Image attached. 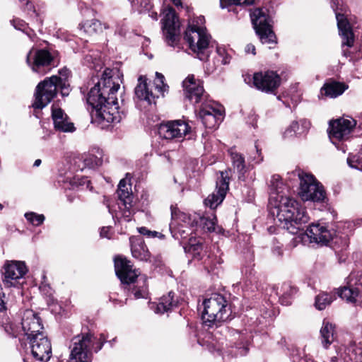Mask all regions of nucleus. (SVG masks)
<instances>
[{
	"label": "nucleus",
	"instance_id": "393cba45",
	"mask_svg": "<svg viewBox=\"0 0 362 362\" xmlns=\"http://www.w3.org/2000/svg\"><path fill=\"white\" fill-rule=\"evenodd\" d=\"M348 88V85L344 83L330 81L326 82L321 88L320 93L325 97L335 98L342 95Z\"/></svg>",
	"mask_w": 362,
	"mask_h": 362
},
{
	"label": "nucleus",
	"instance_id": "5701e85b",
	"mask_svg": "<svg viewBox=\"0 0 362 362\" xmlns=\"http://www.w3.org/2000/svg\"><path fill=\"white\" fill-rule=\"evenodd\" d=\"M311 243H327L332 239V233L324 226L319 223L309 226L305 233Z\"/></svg>",
	"mask_w": 362,
	"mask_h": 362
},
{
	"label": "nucleus",
	"instance_id": "09e8293b",
	"mask_svg": "<svg viewBox=\"0 0 362 362\" xmlns=\"http://www.w3.org/2000/svg\"><path fill=\"white\" fill-rule=\"evenodd\" d=\"M298 128H299L298 123L296 121H293L285 131L284 136L285 137L292 136L295 134V132L298 129Z\"/></svg>",
	"mask_w": 362,
	"mask_h": 362
},
{
	"label": "nucleus",
	"instance_id": "8fccbe9b",
	"mask_svg": "<svg viewBox=\"0 0 362 362\" xmlns=\"http://www.w3.org/2000/svg\"><path fill=\"white\" fill-rule=\"evenodd\" d=\"M140 234L146 235L148 237H156L158 234L156 231H151L146 227H141L138 229Z\"/></svg>",
	"mask_w": 362,
	"mask_h": 362
},
{
	"label": "nucleus",
	"instance_id": "c756f323",
	"mask_svg": "<svg viewBox=\"0 0 362 362\" xmlns=\"http://www.w3.org/2000/svg\"><path fill=\"white\" fill-rule=\"evenodd\" d=\"M174 297L175 293L172 291L169 292L168 295L162 296L156 306L155 312L163 314L176 306L177 300Z\"/></svg>",
	"mask_w": 362,
	"mask_h": 362
},
{
	"label": "nucleus",
	"instance_id": "de8ad7c7",
	"mask_svg": "<svg viewBox=\"0 0 362 362\" xmlns=\"http://www.w3.org/2000/svg\"><path fill=\"white\" fill-rule=\"evenodd\" d=\"M216 52L218 55L222 58V63L223 64H227L229 63L230 59L225 47L217 46Z\"/></svg>",
	"mask_w": 362,
	"mask_h": 362
},
{
	"label": "nucleus",
	"instance_id": "4468645a",
	"mask_svg": "<svg viewBox=\"0 0 362 362\" xmlns=\"http://www.w3.org/2000/svg\"><path fill=\"white\" fill-rule=\"evenodd\" d=\"M27 272L24 262L20 261H7L1 270L4 276L3 282L5 286H16L18 280L23 278Z\"/></svg>",
	"mask_w": 362,
	"mask_h": 362
},
{
	"label": "nucleus",
	"instance_id": "f8f14e48",
	"mask_svg": "<svg viewBox=\"0 0 362 362\" xmlns=\"http://www.w3.org/2000/svg\"><path fill=\"white\" fill-rule=\"evenodd\" d=\"M348 286L339 290L338 295L347 302L356 303L362 299V272H354L348 277Z\"/></svg>",
	"mask_w": 362,
	"mask_h": 362
},
{
	"label": "nucleus",
	"instance_id": "e2e57ef3",
	"mask_svg": "<svg viewBox=\"0 0 362 362\" xmlns=\"http://www.w3.org/2000/svg\"><path fill=\"white\" fill-rule=\"evenodd\" d=\"M129 1H131V2H134V0H129Z\"/></svg>",
	"mask_w": 362,
	"mask_h": 362
},
{
	"label": "nucleus",
	"instance_id": "f257e3e1",
	"mask_svg": "<svg viewBox=\"0 0 362 362\" xmlns=\"http://www.w3.org/2000/svg\"><path fill=\"white\" fill-rule=\"evenodd\" d=\"M112 71L106 69L100 80L90 88L87 102L93 107V119L102 128L110 123H119L122 115L118 111L117 93L120 85L110 75Z\"/></svg>",
	"mask_w": 362,
	"mask_h": 362
},
{
	"label": "nucleus",
	"instance_id": "603ef678",
	"mask_svg": "<svg viewBox=\"0 0 362 362\" xmlns=\"http://www.w3.org/2000/svg\"><path fill=\"white\" fill-rule=\"evenodd\" d=\"M272 253L276 257H281L283 255L281 246H276L272 249Z\"/></svg>",
	"mask_w": 362,
	"mask_h": 362
},
{
	"label": "nucleus",
	"instance_id": "cd10ccee",
	"mask_svg": "<svg viewBox=\"0 0 362 362\" xmlns=\"http://www.w3.org/2000/svg\"><path fill=\"white\" fill-rule=\"evenodd\" d=\"M117 193L119 200L123 202L125 207L129 209L132 206L133 199L131 185H128L124 179L121 180L118 185Z\"/></svg>",
	"mask_w": 362,
	"mask_h": 362
},
{
	"label": "nucleus",
	"instance_id": "473e14b6",
	"mask_svg": "<svg viewBox=\"0 0 362 362\" xmlns=\"http://www.w3.org/2000/svg\"><path fill=\"white\" fill-rule=\"evenodd\" d=\"M297 293V288L288 283H284L281 286L280 291L279 300L284 305L291 304V297Z\"/></svg>",
	"mask_w": 362,
	"mask_h": 362
},
{
	"label": "nucleus",
	"instance_id": "6e6d98bb",
	"mask_svg": "<svg viewBox=\"0 0 362 362\" xmlns=\"http://www.w3.org/2000/svg\"><path fill=\"white\" fill-rule=\"evenodd\" d=\"M255 148H256V154L257 155V157L255 156L254 160L255 161L256 163H259V162H261L262 160V157L261 156L260 151L258 149L257 145H255Z\"/></svg>",
	"mask_w": 362,
	"mask_h": 362
},
{
	"label": "nucleus",
	"instance_id": "c03bdc74",
	"mask_svg": "<svg viewBox=\"0 0 362 362\" xmlns=\"http://www.w3.org/2000/svg\"><path fill=\"white\" fill-rule=\"evenodd\" d=\"M20 1H25V7L24 11H27L28 15H29L30 17H36L37 21H39V23L41 24L42 23V20L39 17L38 13H37L35 8L33 6V4L31 3L30 0H19Z\"/></svg>",
	"mask_w": 362,
	"mask_h": 362
},
{
	"label": "nucleus",
	"instance_id": "9d476101",
	"mask_svg": "<svg viewBox=\"0 0 362 362\" xmlns=\"http://www.w3.org/2000/svg\"><path fill=\"white\" fill-rule=\"evenodd\" d=\"M163 32L168 45L175 47L180 40V21L175 10L168 7L163 11Z\"/></svg>",
	"mask_w": 362,
	"mask_h": 362
},
{
	"label": "nucleus",
	"instance_id": "ddd939ff",
	"mask_svg": "<svg viewBox=\"0 0 362 362\" xmlns=\"http://www.w3.org/2000/svg\"><path fill=\"white\" fill-rule=\"evenodd\" d=\"M191 130L189 124L181 119L162 123L158 127V134L165 139H182Z\"/></svg>",
	"mask_w": 362,
	"mask_h": 362
},
{
	"label": "nucleus",
	"instance_id": "a19ab883",
	"mask_svg": "<svg viewBox=\"0 0 362 362\" xmlns=\"http://www.w3.org/2000/svg\"><path fill=\"white\" fill-rule=\"evenodd\" d=\"M192 227L185 226L182 224L178 225V226L175 229H171V233L173 234V235L177 238L185 239L187 235L192 233Z\"/></svg>",
	"mask_w": 362,
	"mask_h": 362
},
{
	"label": "nucleus",
	"instance_id": "a211bd4d",
	"mask_svg": "<svg viewBox=\"0 0 362 362\" xmlns=\"http://www.w3.org/2000/svg\"><path fill=\"white\" fill-rule=\"evenodd\" d=\"M356 124V122L351 117L340 118L330 122V139L339 141L347 139Z\"/></svg>",
	"mask_w": 362,
	"mask_h": 362
},
{
	"label": "nucleus",
	"instance_id": "49530a36",
	"mask_svg": "<svg viewBox=\"0 0 362 362\" xmlns=\"http://www.w3.org/2000/svg\"><path fill=\"white\" fill-rule=\"evenodd\" d=\"M134 296L136 298H145L147 294V285L146 284V280L144 279L142 281V286L139 288H134L132 291Z\"/></svg>",
	"mask_w": 362,
	"mask_h": 362
},
{
	"label": "nucleus",
	"instance_id": "3c124183",
	"mask_svg": "<svg viewBox=\"0 0 362 362\" xmlns=\"http://www.w3.org/2000/svg\"><path fill=\"white\" fill-rule=\"evenodd\" d=\"M5 297L6 296L3 292L0 293V312H3L6 310Z\"/></svg>",
	"mask_w": 362,
	"mask_h": 362
},
{
	"label": "nucleus",
	"instance_id": "864d4df0",
	"mask_svg": "<svg viewBox=\"0 0 362 362\" xmlns=\"http://www.w3.org/2000/svg\"><path fill=\"white\" fill-rule=\"evenodd\" d=\"M245 52L246 53H252V54H255L256 52H255V45H253L252 44H248L246 45L245 47Z\"/></svg>",
	"mask_w": 362,
	"mask_h": 362
},
{
	"label": "nucleus",
	"instance_id": "e433bc0d",
	"mask_svg": "<svg viewBox=\"0 0 362 362\" xmlns=\"http://www.w3.org/2000/svg\"><path fill=\"white\" fill-rule=\"evenodd\" d=\"M81 29H83L88 35H92L98 31L102 30V25L99 21L92 19L83 23Z\"/></svg>",
	"mask_w": 362,
	"mask_h": 362
},
{
	"label": "nucleus",
	"instance_id": "680f3d73",
	"mask_svg": "<svg viewBox=\"0 0 362 362\" xmlns=\"http://www.w3.org/2000/svg\"><path fill=\"white\" fill-rule=\"evenodd\" d=\"M3 209V206L1 204H0V210H1Z\"/></svg>",
	"mask_w": 362,
	"mask_h": 362
},
{
	"label": "nucleus",
	"instance_id": "a878e982",
	"mask_svg": "<svg viewBox=\"0 0 362 362\" xmlns=\"http://www.w3.org/2000/svg\"><path fill=\"white\" fill-rule=\"evenodd\" d=\"M135 95L136 97L141 100L147 101L148 104L155 103L156 98L158 95H156L151 90H149L148 86L146 83V78L145 76H140L138 78V84L135 88Z\"/></svg>",
	"mask_w": 362,
	"mask_h": 362
},
{
	"label": "nucleus",
	"instance_id": "f03ea898",
	"mask_svg": "<svg viewBox=\"0 0 362 362\" xmlns=\"http://www.w3.org/2000/svg\"><path fill=\"white\" fill-rule=\"evenodd\" d=\"M283 187L281 177L279 175H273L270 180V187L272 191L271 199H275L276 202V218L290 233L296 234L303 229L304 226L309 221V216L305 209L298 202L282 194Z\"/></svg>",
	"mask_w": 362,
	"mask_h": 362
},
{
	"label": "nucleus",
	"instance_id": "7c9ffc66",
	"mask_svg": "<svg viewBox=\"0 0 362 362\" xmlns=\"http://www.w3.org/2000/svg\"><path fill=\"white\" fill-rule=\"evenodd\" d=\"M334 326L328 321L324 320L320 329V337L322 344L325 348H328L334 341Z\"/></svg>",
	"mask_w": 362,
	"mask_h": 362
},
{
	"label": "nucleus",
	"instance_id": "f3484780",
	"mask_svg": "<svg viewBox=\"0 0 362 362\" xmlns=\"http://www.w3.org/2000/svg\"><path fill=\"white\" fill-rule=\"evenodd\" d=\"M199 117L206 128H214L222 119V110L217 104L206 103L202 106Z\"/></svg>",
	"mask_w": 362,
	"mask_h": 362
},
{
	"label": "nucleus",
	"instance_id": "4c0bfd02",
	"mask_svg": "<svg viewBox=\"0 0 362 362\" xmlns=\"http://www.w3.org/2000/svg\"><path fill=\"white\" fill-rule=\"evenodd\" d=\"M200 223L203 228L209 232L214 231L216 229V217L214 214H211L206 216H204L199 218Z\"/></svg>",
	"mask_w": 362,
	"mask_h": 362
},
{
	"label": "nucleus",
	"instance_id": "423d86ee",
	"mask_svg": "<svg viewBox=\"0 0 362 362\" xmlns=\"http://www.w3.org/2000/svg\"><path fill=\"white\" fill-rule=\"evenodd\" d=\"M184 38L188 43L189 49L197 54L200 60L204 61L208 59L211 36L205 28L189 25L185 33Z\"/></svg>",
	"mask_w": 362,
	"mask_h": 362
},
{
	"label": "nucleus",
	"instance_id": "58836bf2",
	"mask_svg": "<svg viewBox=\"0 0 362 362\" xmlns=\"http://www.w3.org/2000/svg\"><path fill=\"white\" fill-rule=\"evenodd\" d=\"M11 23L16 30H21L30 38L35 35L34 31L28 27V25L24 21L16 18L13 19Z\"/></svg>",
	"mask_w": 362,
	"mask_h": 362
},
{
	"label": "nucleus",
	"instance_id": "72a5a7b5",
	"mask_svg": "<svg viewBox=\"0 0 362 362\" xmlns=\"http://www.w3.org/2000/svg\"><path fill=\"white\" fill-rule=\"evenodd\" d=\"M103 151L97 149L95 153H89L84 156L83 162L89 168H94L103 164Z\"/></svg>",
	"mask_w": 362,
	"mask_h": 362
},
{
	"label": "nucleus",
	"instance_id": "412c9836",
	"mask_svg": "<svg viewBox=\"0 0 362 362\" xmlns=\"http://www.w3.org/2000/svg\"><path fill=\"white\" fill-rule=\"evenodd\" d=\"M131 262L121 257L115 259V269L117 277L123 284L133 283L138 277L139 274L134 269Z\"/></svg>",
	"mask_w": 362,
	"mask_h": 362
},
{
	"label": "nucleus",
	"instance_id": "6e6552de",
	"mask_svg": "<svg viewBox=\"0 0 362 362\" xmlns=\"http://www.w3.org/2000/svg\"><path fill=\"white\" fill-rule=\"evenodd\" d=\"M251 21L255 30L262 44L277 43L276 36L270 24V18L267 12L262 8H255L250 13Z\"/></svg>",
	"mask_w": 362,
	"mask_h": 362
},
{
	"label": "nucleus",
	"instance_id": "6ab92c4d",
	"mask_svg": "<svg viewBox=\"0 0 362 362\" xmlns=\"http://www.w3.org/2000/svg\"><path fill=\"white\" fill-rule=\"evenodd\" d=\"M21 325L28 339L38 334V333H44V327L40 317L32 310H26L24 312Z\"/></svg>",
	"mask_w": 362,
	"mask_h": 362
},
{
	"label": "nucleus",
	"instance_id": "bb28decb",
	"mask_svg": "<svg viewBox=\"0 0 362 362\" xmlns=\"http://www.w3.org/2000/svg\"><path fill=\"white\" fill-rule=\"evenodd\" d=\"M131 251L133 257L141 261L150 259V252L141 238H131Z\"/></svg>",
	"mask_w": 362,
	"mask_h": 362
},
{
	"label": "nucleus",
	"instance_id": "bf43d9fd",
	"mask_svg": "<svg viewBox=\"0 0 362 362\" xmlns=\"http://www.w3.org/2000/svg\"><path fill=\"white\" fill-rule=\"evenodd\" d=\"M42 161L40 159H37L35 160V161L34 162V164H33V166L34 167H38L40 166V165L41 164Z\"/></svg>",
	"mask_w": 362,
	"mask_h": 362
},
{
	"label": "nucleus",
	"instance_id": "79ce46f5",
	"mask_svg": "<svg viewBox=\"0 0 362 362\" xmlns=\"http://www.w3.org/2000/svg\"><path fill=\"white\" fill-rule=\"evenodd\" d=\"M25 217L30 223L36 226L41 225L45 220L44 215L34 212L26 213Z\"/></svg>",
	"mask_w": 362,
	"mask_h": 362
},
{
	"label": "nucleus",
	"instance_id": "0eeeda50",
	"mask_svg": "<svg viewBox=\"0 0 362 362\" xmlns=\"http://www.w3.org/2000/svg\"><path fill=\"white\" fill-rule=\"evenodd\" d=\"M300 180L298 194L303 201L322 202L326 199V192L323 186L309 173L298 170Z\"/></svg>",
	"mask_w": 362,
	"mask_h": 362
},
{
	"label": "nucleus",
	"instance_id": "20e7f679",
	"mask_svg": "<svg viewBox=\"0 0 362 362\" xmlns=\"http://www.w3.org/2000/svg\"><path fill=\"white\" fill-rule=\"evenodd\" d=\"M69 74L67 69H62L59 71V74L62 77L52 76L39 83L36 87L35 100L33 107L36 109H42L47 106L57 95L58 88H61L62 95H68L66 90L69 86L66 83Z\"/></svg>",
	"mask_w": 362,
	"mask_h": 362
},
{
	"label": "nucleus",
	"instance_id": "37998d69",
	"mask_svg": "<svg viewBox=\"0 0 362 362\" xmlns=\"http://www.w3.org/2000/svg\"><path fill=\"white\" fill-rule=\"evenodd\" d=\"M255 0H221L220 4L222 8L230 5L249 6L254 3Z\"/></svg>",
	"mask_w": 362,
	"mask_h": 362
},
{
	"label": "nucleus",
	"instance_id": "9b49d317",
	"mask_svg": "<svg viewBox=\"0 0 362 362\" xmlns=\"http://www.w3.org/2000/svg\"><path fill=\"white\" fill-rule=\"evenodd\" d=\"M331 6L335 12L339 33L342 38V45L351 47L354 42V35L350 23L343 13L345 9L342 0H331Z\"/></svg>",
	"mask_w": 362,
	"mask_h": 362
},
{
	"label": "nucleus",
	"instance_id": "4be33fe9",
	"mask_svg": "<svg viewBox=\"0 0 362 362\" xmlns=\"http://www.w3.org/2000/svg\"><path fill=\"white\" fill-rule=\"evenodd\" d=\"M185 97L194 104L202 101L204 88L201 82L194 78V75H189L182 82Z\"/></svg>",
	"mask_w": 362,
	"mask_h": 362
},
{
	"label": "nucleus",
	"instance_id": "2f4dec72",
	"mask_svg": "<svg viewBox=\"0 0 362 362\" xmlns=\"http://www.w3.org/2000/svg\"><path fill=\"white\" fill-rule=\"evenodd\" d=\"M202 244L194 237H191L188 240L187 244L184 247L186 252L192 255L195 259H200L202 258Z\"/></svg>",
	"mask_w": 362,
	"mask_h": 362
},
{
	"label": "nucleus",
	"instance_id": "a18cd8bd",
	"mask_svg": "<svg viewBox=\"0 0 362 362\" xmlns=\"http://www.w3.org/2000/svg\"><path fill=\"white\" fill-rule=\"evenodd\" d=\"M347 163L351 168H354L362 171V152L360 153L358 156H354L353 158L349 157Z\"/></svg>",
	"mask_w": 362,
	"mask_h": 362
},
{
	"label": "nucleus",
	"instance_id": "ea45409f",
	"mask_svg": "<svg viewBox=\"0 0 362 362\" xmlns=\"http://www.w3.org/2000/svg\"><path fill=\"white\" fill-rule=\"evenodd\" d=\"M156 78L154 81L155 88L163 96L164 93L168 91L169 87L165 83V77L162 74L156 72Z\"/></svg>",
	"mask_w": 362,
	"mask_h": 362
},
{
	"label": "nucleus",
	"instance_id": "5fc2aeb1",
	"mask_svg": "<svg viewBox=\"0 0 362 362\" xmlns=\"http://www.w3.org/2000/svg\"><path fill=\"white\" fill-rule=\"evenodd\" d=\"M109 230H110V228L108 227H103L100 232V236L102 238H109V236H108Z\"/></svg>",
	"mask_w": 362,
	"mask_h": 362
},
{
	"label": "nucleus",
	"instance_id": "b1692460",
	"mask_svg": "<svg viewBox=\"0 0 362 362\" xmlns=\"http://www.w3.org/2000/svg\"><path fill=\"white\" fill-rule=\"evenodd\" d=\"M52 117L56 130L62 132H74L75 131L74 123L69 121V118L61 108L52 107Z\"/></svg>",
	"mask_w": 362,
	"mask_h": 362
},
{
	"label": "nucleus",
	"instance_id": "4d7b16f0",
	"mask_svg": "<svg viewBox=\"0 0 362 362\" xmlns=\"http://www.w3.org/2000/svg\"><path fill=\"white\" fill-rule=\"evenodd\" d=\"M84 59H85L86 62H87L88 64H90V62L93 64L95 63L93 59L92 56H90V55H88V54L86 55Z\"/></svg>",
	"mask_w": 362,
	"mask_h": 362
},
{
	"label": "nucleus",
	"instance_id": "aec40b11",
	"mask_svg": "<svg viewBox=\"0 0 362 362\" xmlns=\"http://www.w3.org/2000/svg\"><path fill=\"white\" fill-rule=\"evenodd\" d=\"M228 180L227 175L221 172V177L216 182V190L204 200V204L206 206L214 209L221 204L228 189Z\"/></svg>",
	"mask_w": 362,
	"mask_h": 362
},
{
	"label": "nucleus",
	"instance_id": "13d9d810",
	"mask_svg": "<svg viewBox=\"0 0 362 362\" xmlns=\"http://www.w3.org/2000/svg\"><path fill=\"white\" fill-rule=\"evenodd\" d=\"M172 3L177 7L182 6V0H170Z\"/></svg>",
	"mask_w": 362,
	"mask_h": 362
},
{
	"label": "nucleus",
	"instance_id": "f704fd0d",
	"mask_svg": "<svg viewBox=\"0 0 362 362\" xmlns=\"http://www.w3.org/2000/svg\"><path fill=\"white\" fill-rule=\"evenodd\" d=\"M335 299L334 294L327 293H320L315 297V305L319 310H324L327 305Z\"/></svg>",
	"mask_w": 362,
	"mask_h": 362
},
{
	"label": "nucleus",
	"instance_id": "39448f33",
	"mask_svg": "<svg viewBox=\"0 0 362 362\" xmlns=\"http://www.w3.org/2000/svg\"><path fill=\"white\" fill-rule=\"evenodd\" d=\"M105 339V337L101 334L98 341L95 343V338L90 333L81 334L73 337L69 346L71 354L68 362H90L91 348L98 352L102 349Z\"/></svg>",
	"mask_w": 362,
	"mask_h": 362
},
{
	"label": "nucleus",
	"instance_id": "7ed1b4c3",
	"mask_svg": "<svg viewBox=\"0 0 362 362\" xmlns=\"http://www.w3.org/2000/svg\"><path fill=\"white\" fill-rule=\"evenodd\" d=\"M203 305L202 320L209 327H218L230 318L231 305L227 298L220 293H213L204 300Z\"/></svg>",
	"mask_w": 362,
	"mask_h": 362
},
{
	"label": "nucleus",
	"instance_id": "1a4fd4ad",
	"mask_svg": "<svg viewBox=\"0 0 362 362\" xmlns=\"http://www.w3.org/2000/svg\"><path fill=\"white\" fill-rule=\"evenodd\" d=\"M54 54L46 49H31L27 54L26 62L33 72L44 75L54 64Z\"/></svg>",
	"mask_w": 362,
	"mask_h": 362
},
{
	"label": "nucleus",
	"instance_id": "c9c22d12",
	"mask_svg": "<svg viewBox=\"0 0 362 362\" xmlns=\"http://www.w3.org/2000/svg\"><path fill=\"white\" fill-rule=\"evenodd\" d=\"M230 153L233 162V165L235 169L237 170V171L241 174L243 175L245 173V159L243 156L237 153L234 152L233 149L230 150Z\"/></svg>",
	"mask_w": 362,
	"mask_h": 362
},
{
	"label": "nucleus",
	"instance_id": "2eb2a0df",
	"mask_svg": "<svg viewBox=\"0 0 362 362\" xmlns=\"http://www.w3.org/2000/svg\"><path fill=\"white\" fill-rule=\"evenodd\" d=\"M28 339L33 357L40 361H49L52 356V346L45 333H38Z\"/></svg>",
	"mask_w": 362,
	"mask_h": 362
},
{
	"label": "nucleus",
	"instance_id": "052dcab7",
	"mask_svg": "<svg viewBox=\"0 0 362 362\" xmlns=\"http://www.w3.org/2000/svg\"><path fill=\"white\" fill-rule=\"evenodd\" d=\"M151 18H153L155 21L158 20V15L156 13H153L151 14Z\"/></svg>",
	"mask_w": 362,
	"mask_h": 362
},
{
	"label": "nucleus",
	"instance_id": "dca6fc26",
	"mask_svg": "<svg viewBox=\"0 0 362 362\" xmlns=\"http://www.w3.org/2000/svg\"><path fill=\"white\" fill-rule=\"evenodd\" d=\"M281 78L274 71L259 72L254 74L253 83L262 91L272 93L280 85Z\"/></svg>",
	"mask_w": 362,
	"mask_h": 362
},
{
	"label": "nucleus",
	"instance_id": "c85d7f7f",
	"mask_svg": "<svg viewBox=\"0 0 362 362\" xmlns=\"http://www.w3.org/2000/svg\"><path fill=\"white\" fill-rule=\"evenodd\" d=\"M171 216L173 220L177 222L178 225L182 224L185 226L193 227L197 224V221L194 216L177 211L173 207H171Z\"/></svg>",
	"mask_w": 362,
	"mask_h": 362
}]
</instances>
